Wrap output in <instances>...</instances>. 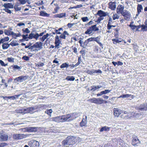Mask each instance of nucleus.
I'll use <instances>...</instances> for the list:
<instances>
[{
    "label": "nucleus",
    "instance_id": "1",
    "mask_svg": "<svg viewBox=\"0 0 147 147\" xmlns=\"http://www.w3.org/2000/svg\"><path fill=\"white\" fill-rule=\"evenodd\" d=\"M78 117V114L77 113H71L66 115L53 117L52 120L58 123L63 122L67 121H71Z\"/></svg>",
    "mask_w": 147,
    "mask_h": 147
},
{
    "label": "nucleus",
    "instance_id": "2",
    "mask_svg": "<svg viewBox=\"0 0 147 147\" xmlns=\"http://www.w3.org/2000/svg\"><path fill=\"white\" fill-rule=\"evenodd\" d=\"M42 43L41 42H36L29 48L32 51H36L40 50L42 48Z\"/></svg>",
    "mask_w": 147,
    "mask_h": 147
},
{
    "label": "nucleus",
    "instance_id": "3",
    "mask_svg": "<svg viewBox=\"0 0 147 147\" xmlns=\"http://www.w3.org/2000/svg\"><path fill=\"white\" fill-rule=\"evenodd\" d=\"M89 101L92 103L98 105H100L103 103L106 104L107 102V101L103 100L101 98H93L89 99Z\"/></svg>",
    "mask_w": 147,
    "mask_h": 147
},
{
    "label": "nucleus",
    "instance_id": "4",
    "mask_svg": "<svg viewBox=\"0 0 147 147\" xmlns=\"http://www.w3.org/2000/svg\"><path fill=\"white\" fill-rule=\"evenodd\" d=\"M98 30L99 28L96 27V25H94L89 27L85 31V34H90L93 31L96 32Z\"/></svg>",
    "mask_w": 147,
    "mask_h": 147
},
{
    "label": "nucleus",
    "instance_id": "5",
    "mask_svg": "<svg viewBox=\"0 0 147 147\" xmlns=\"http://www.w3.org/2000/svg\"><path fill=\"white\" fill-rule=\"evenodd\" d=\"M122 112L125 114L128 113V112L127 111L121 110V109L117 108H114L113 109V115L115 117H119Z\"/></svg>",
    "mask_w": 147,
    "mask_h": 147
},
{
    "label": "nucleus",
    "instance_id": "6",
    "mask_svg": "<svg viewBox=\"0 0 147 147\" xmlns=\"http://www.w3.org/2000/svg\"><path fill=\"white\" fill-rule=\"evenodd\" d=\"M140 143V141L138 139V137L136 135L132 136L131 140V144L135 146H138Z\"/></svg>",
    "mask_w": 147,
    "mask_h": 147
},
{
    "label": "nucleus",
    "instance_id": "7",
    "mask_svg": "<svg viewBox=\"0 0 147 147\" xmlns=\"http://www.w3.org/2000/svg\"><path fill=\"white\" fill-rule=\"evenodd\" d=\"M116 141L117 146L119 147H128V145L125 143L121 138H118Z\"/></svg>",
    "mask_w": 147,
    "mask_h": 147
},
{
    "label": "nucleus",
    "instance_id": "8",
    "mask_svg": "<svg viewBox=\"0 0 147 147\" xmlns=\"http://www.w3.org/2000/svg\"><path fill=\"white\" fill-rule=\"evenodd\" d=\"M34 110V108L32 107H28L25 109H20L19 110V112L24 114L27 113H32Z\"/></svg>",
    "mask_w": 147,
    "mask_h": 147
},
{
    "label": "nucleus",
    "instance_id": "9",
    "mask_svg": "<svg viewBox=\"0 0 147 147\" xmlns=\"http://www.w3.org/2000/svg\"><path fill=\"white\" fill-rule=\"evenodd\" d=\"M121 15L124 18V20H129L131 18V14L127 10L124 11V12L122 13Z\"/></svg>",
    "mask_w": 147,
    "mask_h": 147
},
{
    "label": "nucleus",
    "instance_id": "10",
    "mask_svg": "<svg viewBox=\"0 0 147 147\" xmlns=\"http://www.w3.org/2000/svg\"><path fill=\"white\" fill-rule=\"evenodd\" d=\"M61 40L60 39V38L58 35H56L55 39V48L58 49L60 47V44H61Z\"/></svg>",
    "mask_w": 147,
    "mask_h": 147
},
{
    "label": "nucleus",
    "instance_id": "11",
    "mask_svg": "<svg viewBox=\"0 0 147 147\" xmlns=\"http://www.w3.org/2000/svg\"><path fill=\"white\" fill-rule=\"evenodd\" d=\"M8 139L9 136L8 135L3 133V132H0V141H7Z\"/></svg>",
    "mask_w": 147,
    "mask_h": 147
},
{
    "label": "nucleus",
    "instance_id": "12",
    "mask_svg": "<svg viewBox=\"0 0 147 147\" xmlns=\"http://www.w3.org/2000/svg\"><path fill=\"white\" fill-rule=\"evenodd\" d=\"M72 138L70 136L67 137L65 140H64L62 142V144L64 146L66 145H70L71 144V141L72 140Z\"/></svg>",
    "mask_w": 147,
    "mask_h": 147
},
{
    "label": "nucleus",
    "instance_id": "13",
    "mask_svg": "<svg viewBox=\"0 0 147 147\" xmlns=\"http://www.w3.org/2000/svg\"><path fill=\"white\" fill-rule=\"evenodd\" d=\"M26 137L24 134H14L13 135V138L15 140H19L23 139Z\"/></svg>",
    "mask_w": 147,
    "mask_h": 147
},
{
    "label": "nucleus",
    "instance_id": "14",
    "mask_svg": "<svg viewBox=\"0 0 147 147\" xmlns=\"http://www.w3.org/2000/svg\"><path fill=\"white\" fill-rule=\"evenodd\" d=\"M25 129V131H26L28 132H35L38 131V127H28L24 129Z\"/></svg>",
    "mask_w": 147,
    "mask_h": 147
},
{
    "label": "nucleus",
    "instance_id": "15",
    "mask_svg": "<svg viewBox=\"0 0 147 147\" xmlns=\"http://www.w3.org/2000/svg\"><path fill=\"white\" fill-rule=\"evenodd\" d=\"M28 145L30 147H39V143L38 142L33 140L29 142Z\"/></svg>",
    "mask_w": 147,
    "mask_h": 147
},
{
    "label": "nucleus",
    "instance_id": "16",
    "mask_svg": "<svg viewBox=\"0 0 147 147\" xmlns=\"http://www.w3.org/2000/svg\"><path fill=\"white\" fill-rule=\"evenodd\" d=\"M137 110L141 111H146L147 110V103L141 104L139 107H137Z\"/></svg>",
    "mask_w": 147,
    "mask_h": 147
},
{
    "label": "nucleus",
    "instance_id": "17",
    "mask_svg": "<svg viewBox=\"0 0 147 147\" xmlns=\"http://www.w3.org/2000/svg\"><path fill=\"white\" fill-rule=\"evenodd\" d=\"M124 6L121 5H119L117 8L116 12L118 14H122L124 12Z\"/></svg>",
    "mask_w": 147,
    "mask_h": 147
},
{
    "label": "nucleus",
    "instance_id": "18",
    "mask_svg": "<svg viewBox=\"0 0 147 147\" xmlns=\"http://www.w3.org/2000/svg\"><path fill=\"white\" fill-rule=\"evenodd\" d=\"M20 95H15L13 96H1V97L2 98H3V99L5 100L6 99V98H7L9 99H10L11 100H14L16 99V98H18V97L20 96Z\"/></svg>",
    "mask_w": 147,
    "mask_h": 147
},
{
    "label": "nucleus",
    "instance_id": "19",
    "mask_svg": "<svg viewBox=\"0 0 147 147\" xmlns=\"http://www.w3.org/2000/svg\"><path fill=\"white\" fill-rule=\"evenodd\" d=\"M116 2H115L111 1L108 3L109 8L112 10H115L116 8Z\"/></svg>",
    "mask_w": 147,
    "mask_h": 147
},
{
    "label": "nucleus",
    "instance_id": "20",
    "mask_svg": "<svg viewBox=\"0 0 147 147\" xmlns=\"http://www.w3.org/2000/svg\"><path fill=\"white\" fill-rule=\"evenodd\" d=\"M129 114H130L129 115V118H134L136 117H139L140 116L142 115V114L136 113L134 112H131L129 113Z\"/></svg>",
    "mask_w": 147,
    "mask_h": 147
},
{
    "label": "nucleus",
    "instance_id": "21",
    "mask_svg": "<svg viewBox=\"0 0 147 147\" xmlns=\"http://www.w3.org/2000/svg\"><path fill=\"white\" fill-rule=\"evenodd\" d=\"M28 77V76H21L18 77L16 78V80L18 81H20V82H22L26 80Z\"/></svg>",
    "mask_w": 147,
    "mask_h": 147
},
{
    "label": "nucleus",
    "instance_id": "22",
    "mask_svg": "<svg viewBox=\"0 0 147 147\" xmlns=\"http://www.w3.org/2000/svg\"><path fill=\"white\" fill-rule=\"evenodd\" d=\"M87 116H85V118H83L82 121L80 123V125L81 127L85 126L87 123Z\"/></svg>",
    "mask_w": 147,
    "mask_h": 147
},
{
    "label": "nucleus",
    "instance_id": "23",
    "mask_svg": "<svg viewBox=\"0 0 147 147\" xmlns=\"http://www.w3.org/2000/svg\"><path fill=\"white\" fill-rule=\"evenodd\" d=\"M87 73L90 75H92L94 73H98L101 74L102 73V71L100 69H98L97 70L95 69L90 70L88 69L87 71Z\"/></svg>",
    "mask_w": 147,
    "mask_h": 147
},
{
    "label": "nucleus",
    "instance_id": "24",
    "mask_svg": "<svg viewBox=\"0 0 147 147\" xmlns=\"http://www.w3.org/2000/svg\"><path fill=\"white\" fill-rule=\"evenodd\" d=\"M97 14L101 17H105L107 15V13L101 10H98Z\"/></svg>",
    "mask_w": 147,
    "mask_h": 147
},
{
    "label": "nucleus",
    "instance_id": "25",
    "mask_svg": "<svg viewBox=\"0 0 147 147\" xmlns=\"http://www.w3.org/2000/svg\"><path fill=\"white\" fill-rule=\"evenodd\" d=\"M137 13L136 14V16H138L142 12V11L143 10V7L141 4H138L137 7Z\"/></svg>",
    "mask_w": 147,
    "mask_h": 147
},
{
    "label": "nucleus",
    "instance_id": "26",
    "mask_svg": "<svg viewBox=\"0 0 147 147\" xmlns=\"http://www.w3.org/2000/svg\"><path fill=\"white\" fill-rule=\"evenodd\" d=\"M129 113L128 112L127 114H125L122 112L120 114L119 117L123 119H128L129 118Z\"/></svg>",
    "mask_w": 147,
    "mask_h": 147
},
{
    "label": "nucleus",
    "instance_id": "27",
    "mask_svg": "<svg viewBox=\"0 0 147 147\" xmlns=\"http://www.w3.org/2000/svg\"><path fill=\"white\" fill-rule=\"evenodd\" d=\"M94 41L96 42L97 43H98L99 45L102 48L103 45L100 42V37L99 36H98L96 37H94Z\"/></svg>",
    "mask_w": 147,
    "mask_h": 147
},
{
    "label": "nucleus",
    "instance_id": "28",
    "mask_svg": "<svg viewBox=\"0 0 147 147\" xmlns=\"http://www.w3.org/2000/svg\"><path fill=\"white\" fill-rule=\"evenodd\" d=\"M69 35V34L65 30L63 32V33L61 34V35L59 36V37L60 38L65 39L66 38V35L68 36Z\"/></svg>",
    "mask_w": 147,
    "mask_h": 147
},
{
    "label": "nucleus",
    "instance_id": "29",
    "mask_svg": "<svg viewBox=\"0 0 147 147\" xmlns=\"http://www.w3.org/2000/svg\"><path fill=\"white\" fill-rule=\"evenodd\" d=\"M2 43V49L3 50L7 49L10 45V44L7 42H4Z\"/></svg>",
    "mask_w": 147,
    "mask_h": 147
},
{
    "label": "nucleus",
    "instance_id": "30",
    "mask_svg": "<svg viewBox=\"0 0 147 147\" xmlns=\"http://www.w3.org/2000/svg\"><path fill=\"white\" fill-rule=\"evenodd\" d=\"M3 6L5 7V9L13 8V5L11 3H4Z\"/></svg>",
    "mask_w": 147,
    "mask_h": 147
},
{
    "label": "nucleus",
    "instance_id": "31",
    "mask_svg": "<svg viewBox=\"0 0 147 147\" xmlns=\"http://www.w3.org/2000/svg\"><path fill=\"white\" fill-rule=\"evenodd\" d=\"M66 16V13H61L59 14H55L54 15V17L55 18H62Z\"/></svg>",
    "mask_w": 147,
    "mask_h": 147
},
{
    "label": "nucleus",
    "instance_id": "32",
    "mask_svg": "<svg viewBox=\"0 0 147 147\" xmlns=\"http://www.w3.org/2000/svg\"><path fill=\"white\" fill-rule=\"evenodd\" d=\"M130 97L131 98H134V96L133 95H132L131 94H123L122 95L119 97H118V98H125Z\"/></svg>",
    "mask_w": 147,
    "mask_h": 147
},
{
    "label": "nucleus",
    "instance_id": "33",
    "mask_svg": "<svg viewBox=\"0 0 147 147\" xmlns=\"http://www.w3.org/2000/svg\"><path fill=\"white\" fill-rule=\"evenodd\" d=\"M110 127H107L106 126H105L101 128L100 130V131L102 132L103 131H108L110 130Z\"/></svg>",
    "mask_w": 147,
    "mask_h": 147
},
{
    "label": "nucleus",
    "instance_id": "34",
    "mask_svg": "<svg viewBox=\"0 0 147 147\" xmlns=\"http://www.w3.org/2000/svg\"><path fill=\"white\" fill-rule=\"evenodd\" d=\"M40 16L46 17H49L50 15L49 14L47 13L46 12H45L44 11H41L40 12Z\"/></svg>",
    "mask_w": 147,
    "mask_h": 147
},
{
    "label": "nucleus",
    "instance_id": "35",
    "mask_svg": "<svg viewBox=\"0 0 147 147\" xmlns=\"http://www.w3.org/2000/svg\"><path fill=\"white\" fill-rule=\"evenodd\" d=\"M102 87V86H93L91 87V89L90 90L91 91H94L95 90L99 89Z\"/></svg>",
    "mask_w": 147,
    "mask_h": 147
},
{
    "label": "nucleus",
    "instance_id": "36",
    "mask_svg": "<svg viewBox=\"0 0 147 147\" xmlns=\"http://www.w3.org/2000/svg\"><path fill=\"white\" fill-rule=\"evenodd\" d=\"M5 34L7 36L12 35L13 33V32L9 30L5 29L4 30Z\"/></svg>",
    "mask_w": 147,
    "mask_h": 147
},
{
    "label": "nucleus",
    "instance_id": "37",
    "mask_svg": "<svg viewBox=\"0 0 147 147\" xmlns=\"http://www.w3.org/2000/svg\"><path fill=\"white\" fill-rule=\"evenodd\" d=\"M49 35L48 33H47L46 34L44 35L42 37L40 38V40L42 42L44 41V40L49 36Z\"/></svg>",
    "mask_w": 147,
    "mask_h": 147
},
{
    "label": "nucleus",
    "instance_id": "38",
    "mask_svg": "<svg viewBox=\"0 0 147 147\" xmlns=\"http://www.w3.org/2000/svg\"><path fill=\"white\" fill-rule=\"evenodd\" d=\"M12 37L13 38L16 39L17 37H20L21 36L20 33H15L13 32L12 34Z\"/></svg>",
    "mask_w": 147,
    "mask_h": 147
},
{
    "label": "nucleus",
    "instance_id": "39",
    "mask_svg": "<svg viewBox=\"0 0 147 147\" xmlns=\"http://www.w3.org/2000/svg\"><path fill=\"white\" fill-rule=\"evenodd\" d=\"M69 65L68 63H62L60 66V67L62 69L64 68H67L69 67Z\"/></svg>",
    "mask_w": 147,
    "mask_h": 147
},
{
    "label": "nucleus",
    "instance_id": "40",
    "mask_svg": "<svg viewBox=\"0 0 147 147\" xmlns=\"http://www.w3.org/2000/svg\"><path fill=\"white\" fill-rule=\"evenodd\" d=\"M9 44H10V45L12 47L18 46L19 45L18 43L17 42V41L16 40H13Z\"/></svg>",
    "mask_w": 147,
    "mask_h": 147
},
{
    "label": "nucleus",
    "instance_id": "41",
    "mask_svg": "<svg viewBox=\"0 0 147 147\" xmlns=\"http://www.w3.org/2000/svg\"><path fill=\"white\" fill-rule=\"evenodd\" d=\"M115 32L114 33V36L116 38H118L119 36V30L117 28H115L114 29Z\"/></svg>",
    "mask_w": 147,
    "mask_h": 147
},
{
    "label": "nucleus",
    "instance_id": "42",
    "mask_svg": "<svg viewBox=\"0 0 147 147\" xmlns=\"http://www.w3.org/2000/svg\"><path fill=\"white\" fill-rule=\"evenodd\" d=\"M10 68L12 67V68L14 70H16V69H18V70H20L21 67H20L18 65H12L10 67Z\"/></svg>",
    "mask_w": 147,
    "mask_h": 147
},
{
    "label": "nucleus",
    "instance_id": "43",
    "mask_svg": "<svg viewBox=\"0 0 147 147\" xmlns=\"http://www.w3.org/2000/svg\"><path fill=\"white\" fill-rule=\"evenodd\" d=\"M111 28V24H110L109 23H108L107 24V28L108 30L107 31V32L108 33H111V31L110 30Z\"/></svg>",
    "mask_w": 147,
    "mask_h": 147
},
{
    "label": "nucleus",
    "instance_id": "44",
    "mask_svg": "<svg viewBox=\"0 0 147 147\" xmlns=\"http://www.w3.org/2000/svg\"><path fill=\"white\" fill-rule=\"evenodd\" d=\"M66 79L68 81H73L75 80V78L73 76H68L66 78Z\"/></svg>",
    "mask_w": 147,
    "mask_h": 147
},
{
    "label": "nucleus",
    "instance_id": "45",
    "mask_svg": "<svg viewBox=\"0 0 147 147\" xmlns=\"http://www.w3.org/2000/svg\"><path fill=\"white\" fill-rule=\"evenodd\" d=\"M113 19V20H115L116 19H118L119 18V16L117 13L114 14L112 16Z\"/></svg>",
    "mask_w": 147,
    "mask_h": 147
},
{
    "label": "nucleus",
    "instance_id": "46",
    "mask_svg": "<svg viewBox=\"0 0 147 147\" xmlns=\"http://www.w3.org/2000/svg\"><path fill=\"white\" fill-rule=\"evenodd\" d=\"M9 40V38L8 37H5L3 38H1V40H2V43L8 41Z\"/></svg>",
    "mask_w": 147,
    "mask_h": 147
},
{
    "label": "nucleus",
    "instance_id": "47",
    "mask_svg": "<svg viewBox=\"0 0 147 147\" xmlns=\"http://www.w3.org/2000/svg\"><path fill=\"white\" fill-rule=\"evenodd\" d=\"M18 5H15L14 6V9L16 11H19L21 10V7H18Z\"/></svg>",
    "mask_w": 147,
    "mask_h": 147
},
{
    "label": "nucleus",
    "instance_id": "48",
    "mask_svg": "<svg viewBox=\"0 0 147 147\" xmlns=\"http://www.w3.org/2000/svg\"><path fill=\"white\" fill-rule=\"evenodd\" d=\"M82 62V61L81 56H80L78 57V62L76 64V65H77V66H78Z\"/></svg>",
    "mask_w": 147,
    "mask_h": 147
},
{
    "label": "nucleus",
    "instance_id": "49",
    "mask_svg": "<svg viewBox=\"0 0 147 147\" xmlns=\"http://www.w3.org/2000/svg\"><path fill=\"white\" fill-rule=\"evenodd\" d=\"M14 58L13 57H7V60L9 62L13 63L14 62Z\"/></svg>",
    "mask_w": 147,
    "mask_h": 147
},
{
    "label": "nucleus",
    "instance_id": "50",
    "mask_svg": "<svg viewBox=\"0 0 147 147\" xmlns=\"http://www.w3.org/2000/svg\"><path fill=\"white\" fill-rule=\"evenodd\" d=\"M111 90H105L104 91H101L102 94H105L108 93H109L111 91Z\"/></svg>",
    "mask_w": 147,
    "mask_h": 147
},
{
    "label": "nucleus",
    "instance_id": "51",
    "mask_svg": "<svg viewBox=\"0 0 147 147\" xmlns=\"http://www.w3.org/2000/svg\"><path fill=\"white\" fill-rule=\"evenodd\" d=\"M52 110L51 109H50L48 110H47L45 112V113H47L49 115H51V114L52 112Z\"/></svg>",
    "mask_w": 147,
    "mask_h": 147
},
{
    "label": "nucleus",
    "instance_id": "52",
    "mask_svg": "<svg viewBox=\"0 0 147 147\" xmlns=\"http://www.w3.org/2000/svg\"><path fill=\"white\" fill-rule=\"evenodd\" d=\"M81 20L84 22H85L89 20V19L87 17H82L81 18Z\"/></svg>",
    "mask_w": 147,
    "mask_h": 147
},
{
    "label": "nucleus",
    "instance_id": "53",
    "mask_svg": "<svg viewBox=\"0 0 147 147\" xmlns=\"http://www.w3.org/2000/svg\"><path fill=\"white\" fill-rule=\"evenodd\" d=\"M112 40L113 41V43L114 44L122 42V41L119 40L118 39H113Z\"/></svg>",
    "mask_w": 147,
    "mask_h": 147
},
{
    "label": "nucleus",
    "instance_id": "54",
    "mask_svg": "<svg viewBox=\"0 0 147 147\" xmlns=\"http://www.w3.org/2000/svg\"><path fill=\"white\" fill-rule=\"evenodd\" d=\"M3 10L7 13L11 14L12 13L11 11L8 9H3Z\"/></svg>",
    "mask_w": 147,
    "mask_h": 147
},
{
    "label": "nucleus",
    "instance_id": "55",
    "mask_svg": "<svg viewBox=\"0 0 147 147\" xmlns=\"http://www.w3.org/2000/svg\"><path fill=\"white\" fill-rule=\"evenodd\" d=\"M22 31L24 33H29L30 32V31L29 30L28 28H26L25 30L23 29L22 30Z\"/></svg>",
    "mask_w": 147,
    "mask_h": 147
},
{
    "label": "nucleus",
    "instance_id": "56",
    "mask_svg": "<svg viewBox=\"0 0 147 147\" xmlns=\"http://www.w3.org/2000/svg\"><path fill=\"white\" fill-rule=\"evenodd\" d=\"M8 144L5 142L0 143V147H4L7 146Z\"/></svg>",
    "mask_w": 147,
    "mask_h": 147
},
{
    "label": "nucleus",
    "instance_id": "57",
    "mask_svg": "<svg viewBox=\"0 0 147 147\" xmlns=\"http://www.w3.org/2000/svg\"><path fill=\"white\" fill-rule=\"evenodd\" d=\"M72 49L73 50V52L77 54V49L76 47H72Z\"/></svg>",
    "mask_w": 147,
    "mask_h": 147
},
{
    "label": "nucleus",
    "instance_id": "58",
    "mask_svg": "<svg viewBox=\"0 0 147 147\" xmlns=\"http://www.w3.org/2000/svg\"><path fill=\"white\" fill-rule=\"evenodd\" d=\"M0 64L2 66H5L7 65V64H5L4 62L2 60H0Z\"/></svg>",
    "mask_w": 147,
    "mask_h": 147
},
{
    "label": "nucleus",
    "instance_id": "59",
    "mask_svg": "<svg viewBox=\"0 0 147 147\" xmlns=\"http://www.w3.org/2000/svg\"><path fill=\"white\" fill-rule=\"evenodd\" d=\"M28 38L30 39H32L33 38H34V34L32 33L30 34L28 37Z\"/></svg>",
    "mask_w": 147,
    "mask_h": 147
},
{
    "label": "nucleus",
    "instance_id": "60",
    "mask_svg": "<svg viewBox=\"0 0 147 147\" xmlns=\"http://www.w3.org/2000/svg\"><path fill=\"white\" fill-rule=\"evenodd\" d=\"M29 57L28 56H24L22 57V59L24 60L27 61L29 60Z\"/></svg>",
    "mask_w": 147,
    "mask_h": 147
},
{
    "label": "nucleus",
    "instance_id": "61",
    "mask_svg": "<svg viewBox=\"0 0 147 147\" xmlns=\"http://www.w3.org/2000/svg\"><path fill=\"white\" fill-rule=\"evenodd\" d=\"M28 34H26L25 35L23 34L22 35V36L23 39H24L25 40H27V39L28 38Z\"/></svg>",
    "mask_w": 147,
    "mask_h": 147
},
{
    "label": "nucleus",
    "instance_id": "62",
    "mask_svg": "<svg viewBox=\"0 0 147 147\" xmlns=\"http://www.w3.org/2000/svg\"><path fill=\"white\" fill-rule=\"evenodd\" d=\"M75 23H69L67 24V26L68 28H70Z\"/></svg>",
    "mask_w": 147,
    "mask_h": 147
},
{
    "label": "nucleus",
    "instance_id": "63",
    "mask_svg": "<svg viewBox=\"0 0 147 147\" xmlns=\"http://www.w3.org/2000/svg\"><path fill=\"white\" fill-rule=\"evenodd\" d=\"M103 19L104 18L103 17H100L99 18H98L96 22L98 23H99L100 21L103 20Z\"/></svg>",
    "mask_w": 147,
    "mask_h": 147
},
{
    "label": "nucleus",
    "instance_id": "64",
    "mask_svg": "<svg viewBox=\"0 0 147 147\" xmlns=\"http://www.w3.org/2000/svg\"><path fill=\"white\" fill-rule=\"evenodd\" d=\"M39 37L38 34V33H36L35 34H34V38L36 40L38 39Z\"/></svg>",
    "mask_w": 147,
    "mask_h": 147
}]
</instances>
